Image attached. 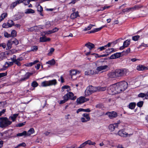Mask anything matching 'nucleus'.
I'll return each mask as SVG.
<instances>
[{
	"label": "nucleus",
	"mask_w": 148,
	"mask_h": 148,
	"mask_svg": "<svg viewBox=\"0 0 148 148\" xmlns=\"http://www.w3.org/2000/svg\"><path fill=\"white\" fill-rule=\"evenodd\" d=\"M108 68V66L107 65L101 66H99L97 68L96 70L98 71H101L107 69Z\"/></svg>",
	"instance_id": "nucleus-15"
},
{
	"label": "nucleus",
	"mask_w": 148,
	"mask_h": 148,
	"mask_svg": "<svg viewBox=\"0 0 148 148\" xmlns=\"http://www.w3.org/2000/svg\"><path fill=\"white\" fill-rule=\"evenodd\" d=\"M46 34H48V31L43 32L41 33V35L42 36H45Z\"/></svg>",
	"instance_id": "nucleus-61"
},
{
	"label": "nucleus",
	"mask_w": 148,
	"mask_h": 148,
	"mask_svg": "<svg viewBox=\"0 0 148 148\" xmlns=\"http://www.w3.org/2000/svg\"><path fill=\"white\" fill-rule=\"evenodd\" d=\"M37 8L38 11L41 12L43 11V8L40 5H38Z\"/></svg>",
	"instance_id": "nucleus-42"
},
{
	"label": "nucleus",
	"mask_w": 148,
	"mask_h": 148,
	"mask_svg": "<svg viewBox=\"0 0 148 148\" xmlns=\"http://www.w3.org/2000/svg\"><path fill=\"white\" fill-rule=\"evenodd\" d=\"M33 65L34 64L33 62H30L25 64V66H31Z\"/></svg>",
	"instance_id": "nucleus-64"
},
{
	"label": "nucleus",
	"mask_w": 148,
	"mask_h": 148,
	"mask_svg": "<svg viewBox=\"0 0 148 148\" xmlns=\"http://www.w3.org/2000/svg\"><path fill=\"white\" fill-rule=\"evenodd\" d=\"M106 46L105 45L104 46H103L100 47L98 48L97 49L98 50H99L100 51H102L103 50L106 48Z\"/></svg>",
	"instance_id": "nucleus-56"
},
{
	"label": "nucleus",
	"mask_w": 148,
	"mask_h": 148,
	"mask_svg": "<svg viewBox=\"0 0 148 148\" xmlns=\"http://www.w3.org/2000/svg\"><path fill=\"white\" fill-rule=\"evenodd\" d=\"M18 116V114H14L12 116H11L10 117L11 119L13 121H14L15 120V119L16 118V117Z\"/></svg>",
	"instance_id": "nucleus-46"
},
{
	"label": "nucleus",
	"mask_w": 148,
	"mask_h": 148,
	"mask_svg": "<svg viewBox=\"0 0 148 148\" xmlns=\"http://www.w3.org/2000/svg\"><path fill=\"white\" fill-rule=\"evenodd\" d=\"M34 11L32 9H28L25 10V14L34 13Z\"/></svg>",
	"instance_id": "nucleus-29"
},
{
	"label": "nucleus",
	"mask_w": 148,
	"mask_h": 148,
	"mask_svg": "<svg viewBox=\"0 0 148 148\" xmlns=\"http://www.w3.org/2000/svg\"><path fill=\"white\" fill-rule=\"evenodd\" d=\"M18 146L19 147H21V146L24 147L25 146L26 144L24 143H21L18 144Z\"/></svg>",
	"instance_id": "nucleus-63"
},
{
	"label": "nucleus",
	"mask_w": 148,
	"mask_h": 148,
	"mask_svg": "<svg viewBox=\"0 0 148 148\" xmlns=\"http://www.w3.org/2000/svg\"><path fill=\"white\" fill-rule=\"evenodd\" d=\"M140 37V36L139 35L134 36L132 37V39L134 41H136L138 40Z\"/></svg>",
	"instance_id": "nucleus-43"
},
{
	"label": "nucleus",
	"mask_w": 148,
	"mask_h": 148,
	"mask_svg": "<svg viewBox=\"0 0 148 148\" xmlns=\"http://www.w3.org/2000/svg\"><path fill=\"white\" fill-rule=\"evenodd\" d=\"M11 41V40H9L8 42V43H7V45L9 49L11 48V45L12 44Z\"/></svg>",
	"instance_id": "nucleus-49"
},
{
	"label": "nucleus",
	"mask_w": 148,
	"mask_h": 148,
	"mask_svg": "<svg viewBox=\"0 0 148 148\" xmlns=\"http://www.w3.org/2000/svg\"><path fill=\"white\" fill-rule=\"evenodd\" d=\"M26 134L27 132L26 131H24L22 133L17 134L16 135V136H26Z\"/></svg>",
	"instance_id": "nucleus-35"
},
{
	"label": "nucleus",
	"mask_w": 148,
	"mask_h": 148,
	"mask_svg": "<svg viewBox=\"0 0 148 148\" xmlns=\"http://www.w3.org/2000/svg\"><path fill=\"white\" fill-rule=\"evenodd\" d=\"M80 72L78 71L75 70H73L70 71V74L71 75H74L77 74H79Z\"/></svg>",
	"instance_id": "nucleus-23"
},
{
	"label": "nucleus",
	"mask_w": 148,
	"mask_h": 148,
	"mask_svg": "<svg viewBox=\"0 0 148 148\" xmlns=\"http://www.w3.org/2000/svg\"><path fill=\"white\" fill-rule=\"evenodd\" d=\"M116 77H120L123 76L125 72V70L124 69H117L115 71Z\"/></svg>",
	"instance_id": "nucleus-8"
},
{
	"label": "nucleus",
	"mask_w": 148,
	"mask_h": 148,
	"mask_svg": "<svg viewBox=\"0 0 148 148\" xmlns=\"http://www.w3.org/2000/svg\"><path fill=\"white\" fill-rule=\"evenodd\" d=\"M143 104V101H140L138 102L137 104V106L139 107H141Z\"/></svg>",
	"instance_id": "nucleus-48"
},
{
	"label": "nucleus",
	"mask_w": 148,
	"mask_h": 148,
	"mask_svg": "<svg viewBox=\"0 0 148 148\" xmlns=\"http://www.w3.org/2000/svg\"><path fill=\"white\" fill-rule=\"evenodd\" d=\"M147 66L146 67L141 64L138 66L137 67V69L139 71H143L145 70H147Z\"/></svg>",
	"instance_id": "nucleus-18"
},
{
	"label": "nucleus",
	"mask_w": 148,
	"mask_h": 148,
	"mask_svg": "<svg viewBox=\"0 0 148 148\" xmlns=\"http://www.w3.org/2000/svg\"><path fill=\"white\" fill-rule=\"evenodd\" d=\"M114 85L116 86L115 87L116 93H120L122 91L121 87L117 85V83L116 84H114Z\"/></svg>",
	"instance_id": "nucleus-24"
},
{
	"label": "nucleus",
	"mask_w": 148,
	"mask_h": 148,
	"mask_svg": "<svg viewBox=\"0 0 148 148\" xmlns=\"http://www.w3.org/2000/svg\"><path fill=\"white\" fill-rule=\"evenodd\" d=\"M2 27L4 28H8L9 27H11V26L9 25V24L8 23H4L2 25Z\"/></svg>",
	"instance_id": "nucleus-44"
},
{
	"label": "nucleus",
	"mask_w": 148,
	"mask_h": 148,
	"mask_svg": "<svg viewBox=\"0 0 148 148\" xmlns=\"http://www.w3.org/2000/svg\"><path fill=\"white\" fill-rule=\"evenodd\" d=\"M82 117L81 118L80 120L82 123H86L89 121L90 119L89 114L84 113L82 114Z\"/></svg>",
	"instance_id": "nucleus-5"
},
{
	"label": "nucleus",
	"mask_w": 148,
	"mask_h": 148,
	"mask_svg": "<svg viewBox=\"0 0 148 148\" xmlns=\"http://www.w3.org/2000/svg\"><path fill=\"white\" fill-rule=\"evenodd\" d=\"M16 35V32L15 30H12L11 32L10 36L11 37H15Z\"/></svg>",
	"instance_id": "nucleus-40"
},
{
	"label": "nucleus",
	"mask_w": 148,
	"mask_h": 148,
	"mask_svg": "<svg viewBox=\"0 0 148 148\" xmlns=\"http://www.w3.org/2000/svg\"><path fill=\"white\" fill-rule=\"evenodd\" d=\"M84 143L86 145L87 144H88L89 145H94L96 144L95 142H92L91 140H88L84 142Z\"/></svg>",
	"instance_id": "nucleus-28"
},
{
	"label": "nucleus",
	"mask_w": 148,
	"mask_h": 148,
	"mask_svg": "<svg viewBox=\"0 0 148 148\" xmlns=\"http://www.w3.org/2000/svg\"><path fill=\"white\" fill-rule=\"evenodd\" d=\"M32 86L33 87H36L38 85V83L36 81L33 82L31 84Z\"/></svg>",
	"instance_id": "nucleus-47"
},
{
	"label": "nucleus",
	"mask_w": 148,
	"mask_h": 148,
	"mask_svg": "<svg viewBox=\"0 0 148 148\" xmlns=\"http://www.w3.org/2000/svg\"><path fill=\"white\" fill-rule=\"evenodd\" d=\"M120 121H118L117 123L110 124L109 126V129L110 131H113L115 128H117L118 126L119 125L120 123Z\"/></svg>",
	"instance_id": "nucleus-9"
},
{
	"label": "nucleus",
	"mask_w": 148,
	"mask_h": 148,
	"mask_svg": "<svg viewBox=\"0 0 148 148\" xmlns=\"http://www.w3.org/2000/svg\"><path fill=\"white\" fill-rule=\"evenodd\" d=\"M148 94V92L147 93H141L138 95V97L142 98L145 97V98L147 99L146 97L147 96V97Z\"/></svg>",
	"instance_id": "nucleus-30"
},
{
	"label": "nucleus",
	"mask_w": 148,
	"mask_h": 148,
	"mask_svg": "<svg viewBox=\"0 0 148 148\" xmlns=\"http://www.w3.org/2000/svg\"><path fill=\"white\" fill-rule=\"evenodd\" d=\"M106 114L108 115L109 117L111 119L116 117L117 116V113L114 111L107 112L106 113Z\"/></svg>",
	"instance_id": "nucleus-11"
},
{
	"label": "nucleus",
	"mask_w": 148,
	"mask_h": 148,
	"mask_svg": "<svg viewBox=\"0 0 148 148\" xmlns=\"http://www.w3.org/2000/svg\"><path fill=\"white\" fill-rule=\"evenodd\" d=\"M118 135L120 136L125 137L127 136H130V135L128 134L124 130H119L118 133Z\"/></svg>",
	"instance_id": "nucleus-14"
},
{
	"label": "nucleus",
	"mask_w": 148,
	"mask_h": 148,
	"mask_svg": "<svg viewBox=\"0 0 148 148\" xmlns=\"http://www.w3.org/2000/svg\"><path fill=\"white\" fill-rule=\"evenodd\" d=\"M38 49L37 46H34L32 47L31 48V51H36Z\"/></svg>",
	"instance_id": "nucleus-45"
},
{
	"label": "nucleus",
	"mask_w": 148,
	"mask_h": 148,
	"mask_svg": "<svg viewBox=\"0 0 148 148\" xmlns=\"http://www.w3.org/2000/svg\"><path fill=\"white\" fill-rule=\"evenodd\" d=\"M8 23L9 24V25L11 26V27L14 25L13 21L11 20H8Z\"/></svg>",
	"instance_id": "nucleus-53"
},
{
	"label": "nucleus",
	"mask_w": 148,
	"mask_h": 148,
	"mask_svg": "<svg viewBox=\"0 0 148 148\" xmlns=\"http://www.w3.org/2000/svg\"><path fill=\"white\" fill-rule=\"evenodd\" d=\"M14 63L18 66H20L21 65V64L20 62L17 61V60L14 62Z\"/></svg>",
	"instance_id": "nucleus-62"
},
{
	"label": "nucleus",
	"mask_w": 148,
	"mask_h": 148,
	"mask_svg": "<svg viewBox=\"0 0 148 148\" xmlns=\"http://www.w3.org/2000/svg\"><path fill=\"white\" fill-rule=\"evenodd\" d=\"M30 75V73H27L25 75V77L23 78H21L20 81H25L28 79Z\"/></svg>",
	"instance_id": "nucleus-26"
},
{
	"label": "nucleus",
	"mask_w": 148,
	"mask_h": 148,
	"mask_svg": "<svg viewBox=\"0 0 148 148\" xmlns=\"http://www.w3.org/2000/svg\"><path fill=\"white\" fill-rule=\"evenodd\" d=\"M134 11L133 8V7L130 8H127L125 9H124L122 10V11L123 12H129L130 11Z\"/></svg>",
	"instance_id": "nucleus-27"
},
{
	"label": "nucleus",
	"mask_w": 148,
	"mask_h": 148,
	"mask_svg": "<svg viewBox=\"0 0 148 148\" xmlns=\"http://www.w3.org/2000/svg\"><path fill=\"white\" fill-rule=\"evenodd\" d=\"M115 51L114 49V48L108 49L106 50V52L109 55L111 53Z\"/></svg>",
	"instance_id": "nucleus-32"
},
{
	"label": "nucleus",
	"mask_w": 148,
	"mask_h": 148,
	"mask_svg": "<svg viewBox=\"0 0 148 148\" xmlns=\"http://www.w3.org/2000/svg\"><path fill=\"white\" fill-rule=\"evenodd\" d=\"M74 94L73 92H70L66 94L63 97V100H61L60 101V104L65 103L66 101L70 99L72 100H75L76 99V96H73Z\"/></svg>",
	"instance_id": "nucleus-1"
},
{
	"label": "nucleus",
	"mask_w": 148,
	"mask_h": 148,
	"mask_svg": "<svg viewBox=\"0 0 148 148\" xmlns=\"http://www.w3.org/2000/svg\"><path fill=\"white\" fill-rule=\"evenodd\" d=\"M97 87H94L90 86L87 87L85 90V94L86 95L88 96L92 93L97 91Z\"/></svg>",
	"instance_id": "nucleus-3"
},
{
	"label": "nucleus",
	"mask_w": 148,
	"mask_h": 148,
	"mask_svg": "<svg viewBox=\"0 0 148 148\" xmlns=\"http://www.w3.org/2000/svg\"><path fill=\"white\" fill-rule=\"evenodd\" d=\"M8 14L6 13H3L1 15V18L3 19L5 18L7 16Z\"/></svg>",
	"instance_id": "nucleus-52"
},
{
	"label": "nucleus",
	"mask_w": 148,
	"mask_h": 148,
	"mask_svg": "<svg viewBox=\"0 0 148 148\" xmlns=\"http://www.w3.org/2000/svg\"><path fill=\"white\" fill-rule=\"evenodd\" d=\"M143 7V6L141 5H135L134 7H133V8L134 11L136 10H138L139 9Z\"/></svg>",
	"instance_id": "nucleus-34"
},
{
	"label": "nucleus",
	"mask_w": 148,
	"mask_h": 148,
	"mask_svg": "<svg viewBox=\"0 0 148 148\" xmlns=\"http://www.w3.org/2000/svg\"><path fill=\"white\" fill-rule=\"evenodd\" d=\"M62 92L64 91V89H67V91H69L70 90V89L69 88V87L67 86H63L62 87Z\"/></svg>",
	"instance_id": "nucleus-41"
},
{
	"label": "nucleus",
	"mask_w": 148,
	"mask_h": 148,
	"mask_svg": "<svg viewBox=\"0 0 148 148\" xmlns=\"http://www.w3.org/2000/svg\"><path fill=\"white\" fill-rule=\"evenodd\" d=\"M85 46L88 48L90 50L93 48L95 47V45L94 44L90 42H88L85 45Z\"/></svg>",
	"instance_id": "nucleus-19"
},
{
	"label": "nucleus",
	"mask_w": 148,
	"mask_h": 148,
	"mask_svg": "<svg viewBox=\"0 0 148 148\" xmlns=\"http://www.w3.org/2000/svg\"><path fill=\"white\" fill-rule=\"evenodd\" d=\"M96 73V71H93L90 70L86 71L85 72V75L91 76Z\"/></svg>",
	"instance_id": "nucleus-16"
},
{
	"label": "nucleus",
	"mask_w": 148,
	"mask_h": 148,
	"mask_svg": "<svg viewBox=\"0 0 148 148\" xmlns=\"http://www.w3.org/2000/svg\"><path fill=\"white\" fill-rule=\"evenodd\" d=\"M104 27V26H103L99 28H95V29L94 30L95 31V32H97L98 31H99L101 30L103 27Z\"/></svg>",
	"instance_id": "nucleus-54"
},
{
	"label": "nucleus",
	"mask_w": 148,
	"mask_h": 148,
	"mask_svg": "<svg viewBox=\"0 0 148 148\" xmlns=\"http://www.w3.org/2000/svg\"><path fill=\"white\" fill-rule=\"evenodd\" d=\"M12 122L6 117L0 118V127H5L11 124Z\"/></svg>",
	"instance_id": "nucleus-2"
},
{
	"label": "nucleus",
	"mask_w": 148,
	"mask_h": 148,
	"mask_svg": "<svg viewBox=\"0 0 148 148\" xmlns=\"http://www.w3.org/2000/svg\"><path fill=\"white\" fill-rule=\"evenodd\" d=\"M14 63V62L13 61L12 62H6L5 63L3 66L5 68H7L8 67L12 65Z\"/></svg>",
	"instance_id": "nucleus-20"
},
{
	"label": "nucleus",
	"mask_w": 148,
	"mask_h": 148,
	"mask_svg": "<svg viewBox=\"0 0 148 148\" xmlns=\"http://www.w3.org/2000/svg\"><path fill=\"white\" fill-rule=\"evenodd\" d=\"M57 84V82L56 79H54L48 81H45L41 83L42 86L45 87L52 85H55Z\"/></svg>",
	"instance_id": "nucleus-4"
},
{
	"label": "nucleus",
	"mask_w": 148,
	"mask_h": 148,
	"mask_svg": "<svg viewBox=\"0 0 148 148\" xmlns=\"http://www.w3.org/2000/svg\"><path fill=\"white\" fill-rule=\"evenodd\" d=\"M16 56L15 55H14L13 56V57L10 58L11 60L12 61H13V62H14L16 60Z\"/></svg>",
	"instance_id": "nucleus-58"
},
{
	"label": "nucleus",
	"mask_w": 148,
	"mask_h": 148,
	"mask_svg": "<svg viewBox=\"0 0 148 148\" xmlns=\"http://www.w3.org/2000/svg\"><path fill=\"white\" fill-rule=\"evenodd\" d=\"M95 26L94 25L92 24H90L88 27H85L84 29V31H86L88 30H90L93 26Z\"/></svg>",
	"instance_id": "nucleus-33"
},
{
	"label": "nucleus",
	"mask_w": 148,
	"mask_h": 148,
	"mask_svg": "<svg viewBox=\"0 0 148 148\" xmlns=\"http://www.w3.org/2000/svg\"><path fill=\"white\" fill-rule=\"evenodd\" d=\"M46 63L49 64L51 65H53L55 64V62L54 59H52L51 60L47 62Z\"/></svg>",
	"instance_id": "nucleus-36"
},
{
	"label": "nucleus",
	"mask_w": 148,
	"mask_h": 148,
	"mask_svg": "<svg viewBox=\"0 0 148 148\" xmlns=\"http://www.w3.org/2000/svg\"><path fill=\"white\" fill-rule=\"evenodd\" d=\"M136 106V104L134 103H131L129 105V108L131 109H134Z\"/></svg>",
	"instance_id": "nucleus-39"
},
{
	"label": "nucleus",
	"mask_w": 148,
	"mask_h": 148,
	"mask_svg": "<svg viewBox=\"0 0 148 148\" xmlns=\"http://www.w3.org/2000/svg\"><path fill=\"white\" fill-rule=\"evenodd\" d=\"M97 91H103L105 90L106 89V87H97Z\"/></svg>",
	"instance_id": "nucleus-38"
},
{
	"label": "nucleus",
	"mask_w": 148,
	"mask_h": 148,
	"mask_svg": "<svg viewBox=\"0 0 148 148\" xmlns=\"http://www.w3.org/2000/svg\"><path fill=\"white\" fill-rule=\"evenodd\" d=\"M88 99L84 97H81L77 98L76 100L77 104H79L89 101Z\"/></svg>",
	"instance_id": "nucleus-10"
},
{
	"label": "nucleus",
	"mask_w": 148,
	"mask_h": 148,
	"mask_svg": "<svg viewBox=\"0 0 148 148\" xmlns=\"http://www.w3.org/2000/svg\"><path fill=\"white\" fill-rule=\"evenodd\" d=\"M130 48H128L125 51H123L126 54H127L130 52Z\"/></svg>",
	"instance_id": "nucleus-55"
},
{
	"label": "nucleus",
	"mask_w": 148,
	"mask_h": 148,
	"mask_svg": "<svg viewBox=\"0 0 148 148\" xmlns=\"http://www.w3.org/2000/svg\"><path fill=\"white\" fill-rule=\"evenodd\" d=\"M127 83L125 81H123L117 83V85L121 87L122 91L126 90L127 87Z\"/></svg>",
	"instance_id": "nucleus-6"
},
{
	"label": "nucleus",
	"mask_w": 148,
	"mask_h": 148,
	"mask_svg": "<svg viewBox=\"0 0 148 148\" xmlns=\"http://www.w3.org/2000/svg\"><path fill=\"white\" fill-rule=\"evenodd\" d=\"M4 36L6 38H8L9 37H11L10 34H8V32H4Z\"/></svg>",
	"instance_id": "nucleus-50"
},
{
	"label": "nucleus",
	"mask_w": 148,
	"mask_h": 148,
	"mask_svg": "<svg viewBox=\"0 0 148 148\" xmlns=\"http://www.w3.org/2000/svg\"><path fill=\"white\" fill-rule=\"evenodd\" d=\"M116 86L114 84L110 86L108 88V93L110 95H114L116 93L115 89Z\"/></svg>",
	"instance_id": "nucleus-7"
},
{
	"label": "nucleus",
	"mask_w": 148,
	"mask_h": 148,
	"mask_svg": "<svg viewBox=\"0 0 148 148\" xmlns=\"http://www.w3.org/2000/svg\"><path fill=\"white\" fill-rule=\"evenodd\" d=\"M54 51V49L53 48H51L49 52L48 53V56H50L51 55L53 52Z\"/></svg>",
	"instance_id": "nucleus-51"
},
{
	"label": "nucleus",
	"mask_w": 148,
	"mask_h": 148,
	"mask_svg": "<svg viewBox=\"0 0 148 148\" xmlns=\"http://www.w3.org/2000/svg\"><path fill=\"white\" fill-rule=\"evenodd\" d=\"M45 25L48 27H49L51 26V24L50 21H47L45 23Z\"/></svg>",
	"instance_id": "nucleus-57"
},
{
	"label": "nucleus",
	"mask_w": 148,
	"mask_h": 148,
	"mask_svg": "<svg viewBox=\"0 0 148 148\" xmlns=\"http://www.w3.org/2000/svg\"><path fill=\"white\" fill-rule=\"evenodd\" d=\"M121 53H116L112 54L109 58L110 59H114L118 58L121 57Z\"/></svg>",
	"instance_id": "nucleus-13"
},
{
	"label": "nucleus",
	"mask_w": 148,
	"mask_h": 148,
	"mask_svg": "<svg viewBox=\"0 0 148 148\" xmlns=\"http://www.w3.org/2000/svg\"><path fill=\"white\" fill-rule=\"evenodd\" d=\"M10 40H11V42L12 44H14L15 45H17L18 44V42L16 39L13 38L11 39Z\"/></svg>",
	"instance_id": "nucleus-31"
},
{
	"label": "nucleus",
	"mask_w": 148,
	"mask_h": 148,
	"mask_svg": "<svg viewBox=\"0 0 148 148\" xmlns=\"http://www.w3.org/2000/svg\"><path fill=\"white\" fill-rule=\"evenodd\" d=\"M79 16L78 12L77 11L72 13L71 15V18L72 19H74Z\"/></svg>",
	"instance_id": "nucleus-21"
},
{
	"label": "nucleus",
	"mask_w": 148,
	"mask_h": 148,
	"mask_svg": "<svg viewBox=\"0 0 148 148\" xmlns=\"http://www.w3.org/2000/svg\"><path fill=\"white\" fill-rule=\"evenodd\" d=\"M108 75L110 78H113L117 77L116 74L115 73V71L111 72L109 73L108 74Z\"/></svg>",
	"instance_id": "nucleus-22"
},
{
	"label": "nucleus",
	"mask_w": 148,
	"mask_h": 148,
	"mask_svg": "<svg viewBox=\"0 0 148 148\" xmlns=\"http://www.w3.org/2000/svg\"><path fill=\"white\" fill-rule=\"evenodd\" d=\"M40 41L41 42H45L48 41H49L50 39L49 38H47L45 36H42L40 38Z\"/></svg>",
	"instance_id": "nucleus-17"
},
{
	"label": "nucleus",
	"mask_w": 148,
	"mask_h": 148,
	"mask_svg": "<svg viewBox=\"0 0 148 148\" xmlns=\"http://www.w3.org/2000/svg\"><path fill=\"white\" fill-rule=\"evenodd\" d=\"M4 56V53L3 52H2L0 53V60H1L3 59Z\"/></svg>",
	"instance_id": "nucleus-59"
},
{
	"label": "nucleus",
	"mask_w": 148,
	"mask_h": 148,
	"mask_svg": "<svg viewBox=\"0 0 148 148\" xmlns=\"http://www.w3.org/2000/svg\"><path fill=\"white\" fill-rule=\"evenodd\" d=\"M130 43V40L127 39L124 42L123 46L120 48V50H123L124 48L128 47Z\"/></svg>",
	"instance_id": "nucleus-12"
},
{
	"label": "nucleus",
	"mask_w": 148,
	"mask_h": 148,
	"mask_svg": "<svg viewBox=\"0 0 148 148\" xmlns=\"http://www.w3.org/2000/svg\"><path fill=\"white\" fill-rule=\"evenodd\" d=\"M34 132V130L33 128H30L27 132L26 136H30L31 134Z\"/></svg>",
	"instance_id": "nucleus-25"
},
{
	"label": "nucleus",
	"mask_w": 148,
	"mask_h": 148,
	"mask_svg": "<svg viewBox=\"0 0 148 148\" xmlns=\"http://www.w3.org/2000/svg\"><path fill=\"white\" fill-rule=\"evenodd\" d=\"M19 4L18 1L17 0L15 2H13L10 5V7L12 8H14L17 4Z\"/></svg>",
	"instance_id": "nucleus-37"
},
{
	"label": "nucleus",
	"mask_w": 148,
	"mask_h": 148,
	"mask_svg": "<svg viewBox=\"0 0 148 148\" xmlns=\"http://www.w3.org/2000/svg\"><path fill=\"white\" fill-rule=\"evenodd\" d=\"M25 123V122H23L21 123H19L17 124V126L18 127H21L24 125Z\"/></svg>",
	"instance_id": "nucleus-60"
}]
</instances>
